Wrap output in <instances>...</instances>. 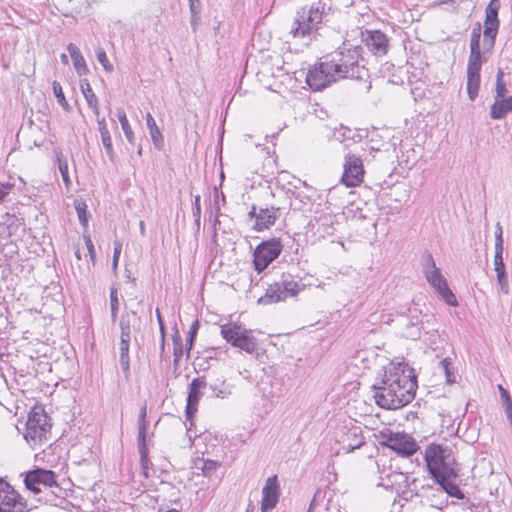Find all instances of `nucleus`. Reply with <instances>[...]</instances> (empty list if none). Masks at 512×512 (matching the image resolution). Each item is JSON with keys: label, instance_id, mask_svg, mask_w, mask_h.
Returning <instances> with one entry per match:
<instances>
[{"label": "nucleus", "instance_id": "nucleus-1", "mask_svg": "<svg viewBox=\"0 0 512 512\" xmlns=\"http://www.w3.org/2000/svg\"><path fill=\"white\" fill-rule=\"evenodd\" d=\"M377 405L387 410H395L408 404L417 388L413 369L404 362H389L378 373L373 385Z\"/></svg>", "mask_w": 512, "mask_h": 512}, {"label": "nucleus", "instance_id": "nucleus-2", "mask_svg": "<svg viewBox=\"0 0 512 512\" xmlns=\"http://www.w3.org/2000/svg\"><path fill=\"white\" fill-rule=\"evenodd\" d=\"M361 47L343 44V47L335 52L330 63L337 74H344L343 78L363 80L368 77V70L361 64L363 61Z\"/></svg>", "mask_w": 512, "mask_h": 512}, {"label": "nucleus", "instance_id": "nucleus-3", "mask_svg": "<svg viewBox=\"0 0 512 512\" xmlns=\"http://www.w3.org/2000/svg\"><path fill=\"white\" fill-rule=\"evenodd\" d=\"M323 15L324 6L320 3L313 4L309 8H302L297 12L289 34L293 38H301L310 41L320 27Z\"/></svg>", "mask_w": 512, "mask_h": 512}, {"label": "nucleus", "instance_id": "nucleus-4", "mask_svg": "<svg viewBox=\"0 0 512 512\" xmlns=\"http://www.w3.org/2000/svg\"><path fill=\"white\" fill-rule=\"evenodd\" d=\"M49 418H20L16 424V429L22 433L24 439L30 446L41 444L47 439L50 432L51 423Z\"/></svg>", "mask_w": 512, "mask_h": 512}, {"label": "nucleus", "instance_id": "nucleus-5", "mask_svg": "<svg viewBox=\"0 0 512 512\" xmlns=\"http://www.w3.org/2000/svg\"><path fill=\"white\" fill-rule=\"evenodd\" d=\"M423 274L427 282L442 296L445 302L450 306L457 304L456 298L449 289L447 282L436 266L431 254L426 255L422 263Z\"/></svg>", "mask_w": 512, "mask_h": 512}, {"label": "nucleus", "instance_id": "nucleus-6", "mask_svg": "<svg viewBox=\"0 0 512 512\" xmlns=\"http://www.w3.org/2000/svg\"><path fill=\"white\" fill-rule=\"evenodd\" d=\"M425 461L430 474L435 480L449 477L453 469L451 468L449 455L446 451L437 444L429 445L425 450Z\"/></svg>", "mask_w": 512, "mask_h": 512}, {"label": "nucleus", "instance_id": "nucleus-7", "mask_svg": "<svg viewBox=\"0 0 512 512\" xmlns=\"http://www.w3.org/2000/svg\"><path fill=\"white\" fill-rule=\"evenodd\" d=\"M221 335L234 347L240 348L247 353H253L257 350L258 344L256 338L250 331L239 325L228 323L221 326Z\"/></svg>", "mask_w": 512, "mask_h": 512}, {"label": "nucleus", "instance_id": "nucleus-8", "mask_svg": "<svg viewBox=\"0 0 512 512\" xmlns=\"http://www.w3.org/2000/svg\"><path fill=\"white\" fill-rule=\"evenodd\" d=\"M381 444L385 445L402 456L409 457L416 453L418 445L408 434L402 432H393L385 428L380 432Z\"/></svg>", "mask_w": 512, "mask_h": 512}, {"label": "nucleus", "instance_id": "nucleus-9", "mask_svg": "<svg viewBox=\"0 0 512 512\" xmlns=\"http://www.w3.org/2000/svg\"><path fill=\"white\" fill-rule=\"evenodd\" d=\"M329 61L320 62L309 70L306 82L313 90H321L329 84L343 79L344 74H337Z\"/></svg>", "mask_w": 512, "mask_h": 512}, {"label": "nucleus", "instance_id": "nucleus-10", "mask_svg": "<svg viewBox=\"0 0 512 512\" xmlns=\"http://www.w3.org/2000/svg\"><path fill=\"white\" fill-rule=\"evenodd\" d=\"M283 245L279 238L261 242L254 250V267L260 273L265 270L281 253Z\"/></svg>", "mask_w": 512, "mask_h": 512}, {"label": "nucleus", "instance_id": "nucleus-11", "mask_svg": "<svg viewBox=\"0 0 512 512\" xmlns=\"http://www.w3.org/2000/svg\"><path fill=\"white\" fill-rule=\"evenodd\" d=\"M343 174L341 182L347 187H356L364 177V167L362 159L351 153H347L344 157Z\"/></svg>", "mask_w": 512, "mask_h": 512}, {"label": "nucleus", "instance_id": "nucleus-12", "mask_svg": "<svg viewBox=\"0 0 512 512\" xmlns=\"http://www.w3.org/2000/svg\"><path fill=\"white\" fill-rule=\"evenodd\" d=\"M304 288L305 285L299 281L283 280L269 286L265 297L268 298L270 302L285 301L290 297L296 296Z\"/></svg>", "mask_w": 512, "mask_h": 512}, {"label": "nucleus", "instance_id": "nucleus-13", "mask_svg": "<svg viewBox=\"0 0 512 512\" xmlns=\"http://www.w3.org/2000/svg\"><path fill=\"white\" fill-rule=\"evenodd\" d=\"M280 215V208L277 207H259L252 206L248 213V218L254 220L253 230L257 232L264 231L273 226Z\"/></svg>", "mask_w": 512, "mask_h": 512}, {"label": "nucleus", "instance_id": "nucleus-14", "mask_svg": "<svg viewBox=\"0 0 512 512\" xmlns=\"http://www.w3.org/2000/svg\"><path fill=\"white\" fill-rule=\"evenodd\" d=\"M27 504L9 484L0 482V512H27Z\"/></svg>", "mask_w": 512, "mask_h": 512}, {"label": "nucleus", "instance_id": "nucleus-15", "mask_svg": "<svg viewBox=\"0 0 512 512\" xmlns=\"http://www.w3.org/2000/svg\"><path fill=\"white\" fill-rule=\"evenodd\" d=\"M282 59L280 56H268L262 63L257 71V76L260 81L266 85V87L270 90L276 91L277 85L275 83L270 82V78H274V67H277V77L279 79L287 78L288 75L284 72L282 66Z\"/></svg>", "mask_w": 512, "mask_h": 512}, {"label": "nucleus", "instance_id": "nucleus-16", "mask_svg": "<svg viewBox=\"0 0 512 512\" xmlns=\"http://www.w3.org/2000/svg\"><path fill=\"white\" fill-rule=\"evenodd\" d=\"M280 497V487L276 475L267 478L262 489L261 512L273 509Z\"/></svg>", "mask_w": 512, "mask_h": 512}, {"label": "nucleus", "instance_id": "nucleus-17", "mask_svg": "<svg viewBox=\"0 0 512 512\" xmlns=\"http://www.w3.org/2000/svg\"><path fill=\"white\" fill-rule=\"evenodd\" d=\"M362 41L368 50L374 55H384L388 49V39L379 30L365 31L362 33Z\"/></svg>", "mask_w": 512, "mask_h": 512}, {"label": "nucleus", "instance_id": "nucleus-18", "mask_svg": "<svg viewBox=\"0 0 512 512\" xmlns=\"http://www.w3.org/2000/svg\"><path fill=\"white\" fill-rule=\"evenodd\" d=\"M481 29L474 28L470 39V55L468 59L467 70L480 71L482 65L481 48H480Z\"/></svg>", "mask_w": 512, "mask_h": 512}, {"label": "nucleus", "instance_id": "nucleus-19", "mask_svg": "<svg viewBox=\"0 0 512 512\" xmlns=\"http://www.w3.org/2000/svg\"><path fill=\"white\" fill-rule=\"evenodd\" d=\"M207 388V383L203 377L193 379L189 386L187 398L186 414L191 416L197 411V404L203 394V390Z\"/></svg>", "mask_w": 512, "mask_h": 512}, {"label": "nucleus", "instance_id": "nucleus-20", "mask_svg": "<svg viewBox=\"0 0 512 512\" xmlns=\"http://www.w3.org/2000/svg\"><path fill=\"white\" fill-rule=\"evenodd\" d=\"M121 326V339H120V365L123 372L127 375L129 373V344L131 340V331L128 324L123 321L120 323Z\"/></svg>", "mask_w": 512, "mask_h": 512}, {"label": "nucleus", "instance_id": "nucleus-21", "mask_svg": "<svg viewBox=\"0 0 512 512\" xmlns=\"http://www.w3.org/2000/svg\"><path fill=\"white\" fill-rule=\"evenodd\" d=\"M510 111H512V96L501 100L496 99L491 106L490 116L492 119H502Z\"/></svg>", "mask_w": 512, "mask_h": 512}, {"label": "nucleus", "instance_id": "nucleus-22", "mask_svg": "<svg viewBox=\"0 0 512 512\" xmlns=\"http://www.w3.org/2000/svg\"><path fill=\"white\" fill-rule=\"evenodd\" d=\"M67 50L70 54L74 68L77 71V73L79 75L86 74L88 72V68L79 48L73 43H70L67 46Z\"/></svg>", "mask_w": 512, "mask_h": 512}, {"label": "nucleus", "instance_id": "nucleus-23", "mask_svg": "<svg viewBox=\"0 0 512 512\" xmlns=\"http://www.w3.org/2000/svg\"><path fill=\"white\" fill-rule=\"evenodd\" d=\"M29 481H38L45 487H52L56 484L54 472L42 469L29 472Z\"/></svg>", "mask_w": 512, "mask_h": 512}, {"label": "nucleus", "instance_id": "nucleus-24", "mask_svg": "<svg viewBox=\"0 0 512 512\" xmlns=\"http://www.w3.org/2000/svg\"><path fill=\"white\" fill-rule=\"evenodd\" d=\"M81 90L89 108L92 109L96 117L99 116V103L96 94L87 80L81 81Z\"/></svg>", "mask_w": 512, "mask_h": 512}, {"label": "nucleus", "instance_id": "nucleus-25", "mask_svg": "<svg viewBox=\"0 0 512 512\" xmlns=\"http://www.w3.org/2000/svg\"><path fill=\"white\" fill-rule=\"evenodd\" d=\"M480 88V71L467 70V92L470 100L477 97Z\"/></svg>", "mask_w": 512, "mask_h": 512}, {"label": "nucleus", "instance_id": "nucleus-26", "mask_svg": "<svg viewBox=\"0 0 512 512\" xmlns=\"http://www.w3.org/2000/svg\"><path fill=\"white\" fill-rule=\"evenodd\" d=\"M153 435L150 429V421L147 418H139L138 420V448H147V440Z\"/></svg>", "mask_w": 512, "mask_h": 512}, {"label": "nucleus", "instance_id": "nucleus-27", "mask_svg": "<svg viewBox=\"0 0 512 512\" xmlns=\"http://www.w3.org/2000/svg\"><path fill=\"white\" fill-rule=\"evenodd\" d=\"M146 124L147 128L149 129V133L151 136V139L157 149H161L162 143H163V136L154 120L152 115L150 113H147L146 115Z\"/></svg>", "mask_w": 512, "mask_h": 512}, {"label": "nucleus", "instance_id": "nucleus-28", "mask_svg": "<svg viewBox=\"0 0 512 512\" xmlns=\"http://www.w3.org/2000/svg\"><path fill=\"white\" fill-rule=\"evenodd\" d=\"M318 230L324 234L332 235L335 231V224H338L337 217L332 214L322 215L317 219Z\"/></svg>", "mask_w": 512, "mask_h": 512}, {"label": "nucleus", "instance_id": "nucleus-29", "mask_svg": "<svg viewBox=\"0 0 512 512\" xmlns=\"http://www.w3.org/2000/svg\"><path fill=\"white\" fill-rule=\"evenodd\" d=\"M209 390L212 396L220 399H225L232 394V386L226 381L210 384Z\"/></svg>", "mask_w": 512, "mask_h": 512}, {"label": "nucleus", "instance_id": "nucleus-30", "mask_svg": "<svg viewBox=\"0 0 512 512\" xmlns=\"http://www.w3.org/2000/svg\"><path fill=\"white\" fill-rule=\"evenodd\" d=\"M448 478L449 477L444 478L443 481H442V479L436 480L437 483L440 485L439 490L441 492L445 491L449 495L456 497L458 499H463L464 498L463 493L460 491V489L455 484L449 482Z\"/></svg>", "mask_w": 512, "mask_h": 512}, {"label": "nucleus", "instance_id": "nucleus-31", "mask_svg": "<svg viewBox=\"0 0 512 512\" xmlns=\"http://www.w3.org/2000/svg\"><path fill=\"white\" fill-rule=\"evenodd\" d=\"M118 120L121 124L122 130L125 134L126 139L130 142H134V133L132 131V128L128 122L126 113L123 109H118L117 111Z\"/></svg>", "mask_w": 512, "mask_h": 512}, {"label": "nucleus", "instance_id": "nucleus-32", "mask_svg": "<svg viewBox=\"0 0 512 512\" xmlns=\"http://www.w3.org/2000/svg\"><path fill=\"white\" fill-rule=\"evenodd\" d=\"M497 29H498V25L485 24L484 40H483V46L485 49L489 50L493 47Z\"/></svg>", "mask_w": 512, "mask_h": 512}, {"label": "nucleus", "instance_id": "nucleus-33", "mask_svg": "<svg viewBox=\"0 0 512 512\" xmlns=\"http://www.w3.org/2000/svg\"><path fill=\"white\" fill-rule=\"evenodd\" d=\"M56 158H57V162H58V168H59L60 174L62 176V180H63L65 186L67 188H69L71 185V181L69 178L67 161L64 159L62 152L57 151Z\"/></svg>", "mask_w": 512, "mask_h": 512}, {"label": "nucleus", "instance_id": "nucleus-34", "mask_svg": "<svg viewBox=\"0 0 512 512\" xmlns=\"http://www.w3.org/2000/svg\"><path fill=\"white\" fill-rule=\"evenodd\" d=\"M74 207L77 212L78 218L80 223L83 226H86L88 223V217H87V205L82 200H75Z\"/></svg>", "mask_w": 512, "mask_h": 512}, {"label": "nucleus", "instance_id": "nucleus-35", "mask_svg": "<svg viewBox=\"0 0 512 512\" xmlns=\"http://www.w3.org/2000/svg\"><path fill=\"white\" fill-rule=\"evenodd\" d=\"M498 390L500 392L501 403L507 416H512V401L508 391L504 389L502 385H498Z\"/></svg>", "mask_w": 512, "mask_h": 512}, {"label": "nucleus", "instance_id": "nucleus-36", "mask_svg": "<svg viewBox=\"0 0 512 512\" xmlns=\"http://www.w3.org/2000/svg\"><path fill=\"white\" fill-rule=\"evenodd\" d=\"M140 453V463L142 468V474L148 478L149 477V469L152 463L150 462L148 456V448H138Z\"/></svg>", "mask_w": 512, "mask_h": 512}, {"label": "nucleus", "instance_id": "nucleus-37", "mask_svg": "<svg viewBox=\"0 0 512 512\" xmlns=\"http://www.w3.org/2000/svg\"><path fill=\"white\" fill-rule=\"evenodd\" d=\"M119 306H120V301L118 298V291L116 288L112 287L110 290V308H111V317H112L113 321H115L117 318Z\"/></svg>", "mask_w": 512, "mask_h": 512}, {"label": "nucleus", "instance_id": "nucleus-38", "mask_svg": "<svg viewBox=\"0 0 512 512\" xmlns=\"http://www.w3.org/2000/svg\"><path fill=\"white\" fill-rule=\"evenodd\" d=\"M52 86H53V92L57 99V102L59 103V105H61L63 107L64 110L68 111L69 104L67 103V101L65 99V96H64V93H63L60 83L57 81H54Z\"/></svg>", "mask_w": 512, "mask_h": 512}, {"label": "nucleus", "instance_id": "nucleus-39", "mask_svg": "<svg viewBox=\"0 0 512 512\" xmlns=\"http://www.w3.org/2000/svg\"><path fill=\"white\" fill-rule=\"evenodd\" d=\"M96 57L106 72L111 73L113 71V65L110 63L106 52L102 48L96 50Z\"/></svg>", "mask_w": 512, "mask_h": 512}, {"label": "nucleus", "instance_id": "nucleus-40", "mask_svg": "<svg viewBox=\"0 0 512 512\" xmlns=\"http://www.w3.org/2000/svg\"><path fill=\"white\" fill-rule=\"evenodd\" d=\"M173 345H174V348H173L174 361L178 362L181 359V357L183 356V345H182L181 337L179 335H177L173 338Z\"/></svg>", "mask_w": 512, "mask_h": 512}, {"label": "nucleus", "instance_id": "nucleus-41", "mask_svg": "<svg viewBox=\"0 0 512 512\" xmlns=\"http://www.w3.org/2000/svg\"><path fill=\"white\" fill-rule=\"evenodd\" d=\"M494 270L496 274L505 273V265L503 262V250L495 251Z\"/></svg>", "mask_w": 512, "mask_h": 512}, {"label": "nucleus", "instance_id": "nucleus-42", "mask_svg": "<svg viewBox=\"0 0 512 512\" xmlns=\"http://www.w3.org/2000/svg\"><path fill=\"white\" fill-rule=\"evenodd\" d=\"M101 140H102V144L105 148L106 154L108 155L109 159L111 161H114L115 155H114V150L112 147V140H111L110 133L101 135Z\"/></svg>", "mask_w": 512, "mask_h": 512}, {"label": "nucleus", "instance_id": "nucleus-43", "mask_svg": "<svg viewBox=\"0 0 512 512\" xmlns=\"http://www.w3.org/2000/svg\"><path fill=\"white\" fill-rule=\"evenodd\" d=\"M502 77H503V71L499 70L497 73V82H496V94H497L496 99L503 98V96L507 92V88H506L505 83L502 80Z\"/></svg>", "mask_w": 512, "mask_h": 512}, {"label": "nucleus", "instance_id": "nucleus-44", "mask_svg": "<svg viewBox=\"0 0 512 512\" xmlns=\"http://www.w3.org/2000/svg\"><path fill=\"white\" fill-rule=\"evenodd\" d=\"M497 281L500 287V290L504 294H509L510 288H509V282H508V276L505 273L496 274Z\"/></svg>", "mask_w": 512, "mask_h": 512}, {"label": "nucleus", "instance_id": "nucleus-45", "mask_svg": "<svg viewBox=\"0 0 512 512\" xmlns=\"http://www.w3.org/2000/svg\"><path fill=\"white\" fill-rule=\"evenodd\" d=\"M450 366H451V362L447 358L440 361V367L443 370V372L445 373L447 382L453 383V382H455V378H454V376H452V374L450 372Z\"/></svg>", "mask_w": 512, "mask_h": 512}, {"label": "nucleus", "instance_id": "nucleus-46", "mask_svg": "<svg viewBox=\"0 0 512 512\" xmlns=\"http://www.w3.org/2000/svg\"><path fill=\"white\" fill-rule=\"evenodd\" d=\"M502 234H503L502 227L498 223L496 225V231H495V251L504 250Z\"/></svg>", "mask_w": 512, "mask_h": 512}, {"label": "nucleus", "instance_id": "nucleus-47", "mask_svg": "<svg viewBox=\"0 0 512 512\" xmlns=\"http://www.w3.org/2000/svg\"><path fill=\"white\" fill-rule=\"evenodd\" d=\"M485 24L498 25L496 8H486Z\"/></svg>", "mask_w": 512, "mask_h": 512}, {"label": "nucleus", "instance_id": "nucleus-48", "mask_svg": "<svg viewBox=\"0 0 512 512\" xmlns=\"http://www.w3.org/2000/svg\"><path fill=\"white\" fill-rule=\"evenodd\" d=\"M24 483L27 489L31 490L35 494H38L42 491L41 485L38 481H29V472L26 474Z\"/></svg>", "mask_w": 512, "mask_h": 512}, {"label": "nucleus", "instance_id": "nucleus-49", "mask_svg": "<svg viewBox=\"0 0 512 512\" xmlns=\"http://www.w3.org/2000/svg\"><path fill=\"white\" fill-rule=\"evenodd\" d=\"M198 326H199V323L198 321H194L193 324L191 325L190 327V330L188 332V338H187V342H188V351L190 350V348L192 347V344H193V341H194V338L196 336V333H197V330H198Z\"/></svg>", "mask_w": 512, "mask_h": 512}, {"label": "nucleus", "instance_id": "nucleus-50", "mask_svg": "<svg viewBox=\"0 0 512 512\" xmlns=\"http://www.w3.org/2000/svg\"><path fill=\"white\" fill-rule=\"evenodd\" d=\"M193 216L195 217L196 223L199 225L201 216L200 195H196L194 198Z\"/></svg>", "mask_w": 512, "mask_h": 512}, {"label": "nucleus", "instance_id": "nucleus-51", "mask_svg": "<svg viewBox=\"0 0 512 512\" xmlns=\"http://www.w3.org/2000/svg\"><path fill=\"white\" fill-rule=\"evenodd\" d=\"M121 250H122V244L120 242L116 241L115 246H114L113 262H112V267H113L114 271H116V269H117L118 260L120 257Z\"/></svg>", "mask_w": 512, "mask_h": 512}, {"label": "nucleus", "instance_id": "nucleus-52", "mask_svg": "<svg viewBox=\"0 0 512 512\" xmlns=\"http://www.w3.org/2000/svg\"><path fill=\"white\" fill-rule=\"evenodd\" d=\"M13 185L10 183H0V201H4L9 195Z\"/></svg>", "mask_w": 512, "mask_h": 512}, {"label": "nucleus", "instance_id": "nucleus-53", "mask_svg": "<svg viewBox=\"0 0 512 512\" xmlns=\"http://www.w3.org/2000/svg\"><path fill=\"white\" fill-rule=\"evenodd\" d=\"M97 124H98V130L100 132V135H105V134H109V130H108V127H107V124H106V120L104 117L102 118H99V116L97 117Z\"/></svg>", "mask_w": 512, "mask_h": 512}, {"label": "nucleus", "instance_id": "nucleus-54", "mask_svg": "<svg viewBox=\"0 0 512 512\" xmlns=\"http://www.w3.org/2000/svg\"><path fill=\"white\" fill-rule=\"evenodd\" d=\"M191 14H199L201 10L200 0H189Z\"/></svg>", "mask_w": 512, "mask_h": 512}, {"label": "nucleus", "instance_id": "nucleus-55", "mask_svg": "<svg viewBox=\"0 0 512 512\" xmlns=\"http://www.w3.org/2000/svg\"><path fill=\"white\" fill-rule=\"evenodd\" d=\"M187 421L184 423V426L186 427L187 429V435H188V438H189V441H191L193 435H192V426L194 425V418H186ZM197 436V433L195 432L194 433V437Z\"/></svg>", "mask_w": 512, "mask_h": 512}, {"label": "nucleus", "instance_id": "nucleus-56", "mask_svg": "<svg viewBox=\"0 0 512 512\" xmlns=\"http://www.w3.org/2000/svg\"><path fill=\"white\" fill-rule=\"evenodd\" d=\"M217 463L211 460L205 461L204 466L202 468L204 474H208L209 472H212L216 469Z\"/></svg>", "mask_w": 512, "mask_h": 512}, {"label": "nucleus", "instance_id": "nucleus-57", "mask_svg": "<svg viewBox=\"0 0 512 512\" xmlns=\"http://www.w3.org/2000/svg\"><path fill=\"white\" fill-rule=\"evenodd\" d=\"M85 243H86V246H87V249H88V252H89V255H90L91 259L94 260V258H95V249H94V246H93V243H92L90 237H85Z\"/></svg>", "mask_w": 512, "mask_h": 512}, {"label": "nucleus", "instance_id": "nucleus-58", "mask_svg": "<svg viewBox=\"0 0 512 512\" xmlns=\"http://www.w3.org/2000/svg\"><path fill=\"white\" fill-rule=\"evenodd\" d=\"M390 477L394 478L395 481L399 480V482L402 480L405 482L407 481V477L403 473L394 472L390 475Z\"/></svg>", "mask_w": 512, "mask_h": 512}, {"label": "nucleus", "instance_id": "nucleus-59", "mask_svg": "<svg viewBox=\"0 0 512 512\" xmlns=\"http://www.w3.org/2000/svg\"><path fill=\"white\" fill-rule=\"evenodd\" d=\"M199 20V14H191V25L195 29Z\"/></svg>", "mask_w": 512, "mask_h": 512}, {"label": "nucleus", "instance_id": "nucleus-60", "mask_svg": "<svg viewBox=\"0 0 512 512\" xmlns=\"http://www.w3.org/2000/svg\"><path fill=\"white\" fill-rule=\"evenodd\" d=\"M156 315H157V320H158L159 325H160V330H161V332L163 334L164 333L163 321H162V317H161V314H160L158 309L156 311Z\"/></svg>", "mask_w": 512, "mask_h": 512}, {"label": "nucleus", "instance_id": "nucleus-61", "mask_svg": "<svg viewBox=\"0 0 512 512\" xmlns=\"http://www.w3.org/2000/svg\"><path fill=\"white\" fill-rule=\"evenodd\" d=\"M487 8H496V12L498 13L499 8V1L498 0H491Z\"/></svg>", "mask_w": 512, "mask_h": 512}, {"label": "nucleus", "instance_id": "nucleus-62", "mask_svg": "<svg viewBox=\"0 0 512 512\" xmlns=\"http://www.w3.org/2000/svg\"><path fill=\"white\" fill-rule=\"evenodd\" d=\"M316 496H317V494L314 495V498L310 502V505H309V508H308L307 512H313V508H314V505H315V502H316Z\"/></svg>", "mask_w": 512, "mask_h": 512}, {"label": "nucleus", "instance_id": "nucleus-63", "mask_svg": "<svg viewBox=\"0 0 512 512\" xmlns=\"http://www.w3.org/2000/svg\"><path fill=\"white\" fill-rule=\"evenodd\" d=\"M139 229H140L141 235H145V224L143 221L139 222Z\"/></svg>", "mask_w": 512, "mask_h": 512}, {"label": "nucleus", "instance_id": "nucleus-64", "mask_svg": "<svg viewBox=\"0 0 512 512\" xmlns=\"http://www.w3.org/2000/svg\"><path fill=\"white\" fill-rule=\"evenodd\" d=\"M60 59L63 64H68V57L66 54H61Z\"/></svg>", "mask_w": 512, "mask_h": 512}]
</instances>
